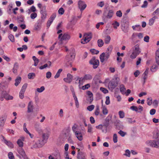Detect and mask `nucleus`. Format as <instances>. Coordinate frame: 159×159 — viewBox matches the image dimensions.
Here are the masks:
<instances>
[{"label":"nucleus","instance_id":"1","mask_svg":"<svg viewBox=\"0 0 159 159\" xmlns=\"http://www.w3.org/2000/svg\"><path fill=\"white\" fill-rule=\"evenodd\" d=\"M114 14L113 10H109L107 12L106 10H105L103 13L102 18L105 20L107 19H111L113 16Z\"/></svg>","mask_w":159,"mask_h":159},{"label":"nucleus","instance_id":"2","mask_svg":"<svg viewBox=\"0 0 159 159\" xmlns=\"http://www.w3.org/2000/svg\"><path fill=\"white\" fill-rule=\"evenodd\" d=\"M133 49V51L130 56V57L132 59L135 58L140 52L139 45L138 44L134 46Z\"/></svg>","mask_w":159,"mask_h":159},{"label":"nucleus","instance_id":"3","mask_svg":"<svg viewBox=\"0 0 159 159\" xmlns=\"http://www.w3.org/2000/svg\"><path fill=\"white\" fill-rule=\"evenodd\" d=\"M146 144L152 147L159 148V141L155 140H148L146 141Z\"/></svg>","mask_w":159,"mask_h":159},{"label":"nucleus","instance_id":"4","mask_svg":"<svg viewBox=\"0 0 159 159\" xmlns=\"http://www.w3.org/2000/svg\"><path fill=\"white\" fill-rule=\"evenodd\" d=\"M70 130L69 129H64L60 135V137L62 139L63 141L65 140L69 136H71Z\"/></svg>","mask_w":159,"mask_h":159},{"label":"nucleus","instance_id":"5","mask_svg":"<svg viewBox=\"0 0 159 159\" xmlns=\"http://www.w3.org/2000/svg\"><path fill=\"white\" fill-rule=\"evenodd\" d=\"M110 52L102 53L100 56L101 62H103L105 61H107L110 57Z\"/></svg>","mask_w":159,"mask_h":159},{"label":"nucleus","instance_id":"6","mask_svg":"<svg viewBox=\"0 0 159 159\" xmlns=\"http://www.w3.org/2000/svg\"><path fill=\"white\" fill-rule=\"evenodd\" d=\"M89 63L90 64L93 65V67L94 69L97 68L99 63V61L96 59L95 57H93L89 61Z\"/></svg>","mask_w":159,"mask_h":159},{"label":"nucleus","instance_id":"7","mask_svg":"<svg viewBox=\"0 0 159 159\" xmlns=\"http://www.w3.org/2000/svg\"><path fill=\"white\" fill-rule=\"evenodd\" d=\"M78 7L81 12L85 9L87 7L86 4L85 2L82 0H79L78 2Z\"/></svg>","mask_w":159,"mask_h":159},{"label":"nucleus","instance_id":"8","mask_svg":"<svg viewBox=\"0 0 159 159\" xmlns=\"http://www.w3.org/2000/svg\"><path fill=\"white\" fill-rule=\"evenodd\" d=\"M46 142L42 139H39L34 145V148H40L42 147Z\"/></svg>","mask_w":159,"mask_h":159},{"label":"nucleus","instance_id":"9","mask_svg":"<svg viewBox=\"0 0 159 159\" xmlns=\"http://www.w3.org/2000/svg\"><path fill=\"white\" fill-rule=\"evenodd\" d=\"M45 7L43 6L42 7L41 10L42 19V20H41V21H42L43 22L44 21V20L46 18L47 13L46 11L45 10Z\"/></svg>","mask_w":159,"mask_h":159},{"label":"nucleus","instance_id":"10","mask_svg":"<svg viewBox=\"0 0 159 159\" xmlns=\"http://www.w3.org/2000/svg\"><path fill=\"white\" fill-rule=\"evenodd\" d=\"M42 21L39 20L36 23L34 27V30H39L40 29L41 27L42 23Z\"/></svg>","mask_w":159,"mask_h":159},{"label":"nucleus","instance_id":"11","mask_svg":"<svg viewBox=\"0 0 159 159\" xmlns=\"http://www.w3.org/2000/svg\"><path fill=\"white\" fill-rule=\"evenodd\" d=\"M73 76L70 74L67 75V77L63 79L66 82L70 83L72 80Z\"/></svg>","mask_w":159,"mask_h":159},{"label":"nucleus","instance_id":"12","mask_svg":"<svg viewBox=\"0 0 159 159\" xmlns=\"http://www.w3.org/2000/svg\"><path fill=\"white\" fill-rule=\"evenodd\" d=\"M27 109V112L28 113H30L33 112L34 106L33 103L31 101L29 102L28 105Z\"/></svg>","mask_w":159,"mask_h":159},{"label":"nucleus","instance_id":"13","mask_svg":"<svg viewBox=\"0 0 159 159\" xmlns=\"http://www.w3.org/2000/svg\"><path fill=\"white\" fill-rule=\"evenodd\" d=\"M70 35L68 33H66L63 35L61 38V41L69 40L70 39Z\"/></svg>","mask_w":159,"mask_h":159},{"label":"nucleus","instance_id":"14","mask_svg":"<svg viewBox=\"0 0 159 159\" xmlns=\"http://www.w3.org/2000/svg\"><path fill=\"white\" fill-rule=\"evenodd\" d=\"M18 152L24 159H29L26 156L25 152L23 148H21L20 150L18 151Z\"/></svg>","mask_w":159,"mask_h":159},{"label":"nucleus","instance_id":"15","mask_svg":"<svg viewBox=\"0 0 159 159\" xmlns=\"http://www.w3.org/2000/svg\"><path fill=\"white\" fill-rule=\"evenodd\" d=\"M2 138L4 140V143L9 147L10 148H13V145L12 143L10 141H7L5 139V138L2 136Z\"/></svg>","mask_w":159,"mask_h":159},{"label":"nucleus","instance_id":"16","mask_svg":"<svg viewBox=\"0 0 159 159\" xmlns=\"http://www.w3.org/2000/svg\"><path fill=\"white\" fill-rule=\"evenodd\" d=\"M117 84L114 81H110L108 84V87L112 89H114L117 86Z\"/></svg>","mask_w":159,"mask_h":159},{"label":"nucleus","instance_id":"17","mask_svg":"<svg viewBox=\"0 0 159 159\" xmlns=\"http://www.w3.org/2000/svg\"><path fill=\"white\" fill-rule=\"evenodd\" d=\"M80 150L79 149L78 151L79 152L78 153L77 155V158L78 159H84V154L82 152H80Z\"/></svg>","mask_w":159,"mask_h":159},{"label":"nucleus","instance_id":"18","mask_svg":"<svg viewBox=\"0 0 159 159\" xmlns=\"http://www.w3.org/2000/svg\"><path fill=\"white\" fill-rule=\"evenodd\" d=\"M75 134L76 137L80 141H81L83 139V136L80 133L79 131H76L75 132Z\"/></svg>","mask_w":159,"mask_h":159},{"label":"nucleus","instance_id":"19","mask_svg":"<svg viewBox=\"0 0 159 159\" xmlns=\"http://www.w3.org/2000/svg\"><path fill=\"white\" fill-rule=\"evenodd\" d=\"M84 37L85 38L88 40L87 42H89L92 38L91 33L85 34L84 36Z\"/></svg>","mask_w":159,"mask_h":159},{"label":"nucleus","instance_id":"20","mask_svg":"<svg viewBox=\"0 0 159 159\" xmlns=\"http://www.w3.org/2000/svg\"><path fill=\"white\" fill-rule=\"evenodd\" d=\"M24 137L21 138V139H19L17 142V143L19 147H22L23 146V141L24 140Z\"/></svg>","mask_w":159,"mask_h":159},{"label":"nucleus","instance_id":"21","mask_svg":"<svg viewBox=\"0 0 159 159\" xmlns=\"http://www.w3.org/2000/svg\"><path fill=\"white\" fill-rule=\"evenodd\" d=\"M21 78L20 77H17L15 80V85L16 86H17L20 83L21 80Z\"/></svg>","mask_w":159,"mask_h":159},{"label":"nucleus","instance_id":"22","mask_svg":"<svg viewBox=\"0 0 159 159\" xmlns=\"http://www.w3.org/2000/svg\"><path fill=\"white\" fill-rule=\"evenodd\" d=\"M18 68V65L17 63L16 62L14 66L13 69V72L14 73H16L17 72V70Z\"/></svg>","mask_w":159,"mask_h":159},{"label":"nucleus","instance_id":"23","mask_svg":"<svg viewBox=\"0 0 159 159\" xmlns=\"http://www.w3.org/2000/svg\"><path fill=\"white\" fill-rule=\"evenodd\" d=\"M102 112L104 115H107L108 113V111L105 106H103V104L102 105Z\"/></svg>","mask_w":159,"mask_h":159},{"label":"nucleus","instance_id":"24","mask_svg":"<svg viewBox=\"0 0 159 159\" xmlns=\"http://www.w3.org/2000/svg\"><path fill=\"white\" fill-rule=\"evenodd\" d=\"M156 18L157 17L155 16H154L152 18L150 19L149 20L148 23L149 25L150 26L152 25L154 23L155 20Z\"/></svg>","mask_w":159,"mask_h":159},{"label":"nucleus","instance_id":"25","mask_svg":"<svg viewBox=\"0 0 159 159\" xmlns=\"http://www.w3.org/2000/svg\"><path fill=\"white\" fill-rule=\"evenodd\" d=\"M42 139L45 141L46 142L49 137V134H48L43 133L42 134Z\"/></svg>","mask_w":159,"mask_h":159},{"label":"nucleus","instance_id":"26","mask_svg":"<svg viewBox=\"0 0 159 159\" xmlns=\"http://www.w3.org/2000/svg\"><path fill=\"white\" fill-rule=\"evenodd\" d=\"M153 138L157 141H159V131H157L156 132V134H154Z\"/></svg>","mask_w":159,"mask_h":159},{"label":"nucleus","instance_id":"27","mask_svg":"<svg viewBox=\"0 0 159 159\" xmlns=\"http://www.w3.org/2000/svg\"><path fill=\"white\" fill-rule=\"evenodd\" d=\"M87 94L89 96L90 98V102H91L93 100V94L90 91H88L87 92Z\"/></svg>","mask_w":159,"mask_h":159},{"label":"nucleus","instance_id":"28","mask_svg":"<svg viewBox=\"0 0 159 159\" xmlns=\"http://www.w3.org/2000/svg\"><path fill=\"white\" fill-rule=\"evenodd\" d=\"M5 94L6 95V96L5 97V99H6V100H12L13 99V97L12 96L9 95L6 92H5Z\"/></svg>","mask_w":159,"mask_h":159},{"label":"nucleus","instance_id":"29","mask_svg":"<svg viewBox=\"0 0 159 159\" xmlns=\"http://www.w3.org/2000/svg\"><path fill=\"white\" fill-rule=\"evenodd\" d=\"M27 76L29 79H33L35 77V75L34 73H30Z\"/></svg>","mask_w":159,"mask_h":159},{"label":"nucleus","instance_id":"30","mask_svg":"<svg viewBox=\"0 0 159 159\" xmlns=\"http://www.w3.org/2000/svg\"><path fill=\"white\" fill-rule=\"evenodd\" d=\"M5 119L3 117L0 118V127H3L4 125Z\"/></svg>","mask_w":159,"mask_h":159},{"label":"nucleus","instance_id":"31","mask_svg":"<svg viewBox=\"0 0 159 159\" xmlns=\"http://www.w3.org/2000/svg\"><path fill=\"white\" fill-rule=\"evenodd\" d=\"M62 71V69H59L57 72V73L56 75H55L54 78L55 79H57L59 77L60 75V74L61 73Z\"/></svg>","mask_w":159,"mask_h":159},{"label":"nucleus","instance_id":"32","mask_svg":"<svg viewBox=\"0 0 159 159\" xmlns=\"http://www.w3.org/2000/svg\"><path fill=\"white\" fill-rule=\"evenodd\" d=\"M98 46L99 47H102L104 44L103 40L101 39H99L97 41Z\"/></svg>","mask_w":159,"mask_h":159},{"label":"nucleus","instance_id":"33","mask_svg":"<svg viewBox=\"0 0 159 159\" xmlns=\"http://www.w3.org/2000/svg\"><path fill=\"white\" fill-rule=\"evenodd\" d=\"M109 121H110V119H107V118L105 120V122L104 124L103 125L106 128H107L109 125Z\"/></svg>","mask_w":159,"mask_h":159},{"label":"nucleus","instance_id":"34","mask_svg":"<svg viewBox=\"0 0 159 159\" xmlns=\"http://www.w3.org/2000/svg\"><path fill=\"white\" fill-rule=\"evenodd\" d=\"M28 13H30L32 12H35L36 11V9L35 7L34 6H32V7H31L30 8V9L28 10Z\"/></svg>","mask_w":159,"mask_h":159},{"label":"nucleus","instance_id":"35","mask_svg":"<svg viewBox=\"0 0 159 159\" xmlns=\"http://www.w3.org/2000/svg\"><path fill=\"white\" fill-rule=\"evenodd\" d=\"M111 40V37L110 36L108 35L105 38L104 42L105 44H108Z\"/></svg>","mask_w":159,"mask_h":159},{"label":"nucleus","instance_id":"36","mask_svg":"<svg viewBox=\"0 0 159 159\" xmlns=\"http://www.w3.org/2000/svg\"><path fill=\"white\" fill-rule=\"evenodd\" d=\"M54 155L56 157V159H60V153L58 150L54 153Z\"/></svg>","mask_w":159,"mask_h":159},{"label":"nucleus","instance_id":"37","mask_svg":"<svg viewBox=\"0 0 159 159\" xmlns=\"http://www.w3.org/2000/svg\"><path fill=\"white\" fill-rule=\"evenodd\" d=\"M99 107L98 105H97L96 106V109L94 112L95 115L98 116L99 115Z\"/></svg>","mask_w":159,"mask_h":159},{"label":"nucleus","instance_id":"38","mask_svg":"<svg viewBox=\"0 0 159 159\" xmlns=\"http://www.w3.org/2000/svg\"><path fill=\"white\" fill-rule=\"evenodd\" d=\"M45 90V87L43 86H41L40 88H38L36 89V91L38 93H41Z\"/></svg>","mask_w":159,"mask_h":159},{"label":"nucleus","instance_id":"39","mask_svg":"<svg viewBox=\"0 0 159 159\" xmlns=\"http://www.w3.org/2000/svg\"><path fill=\"white\" fill-rule=\"evenodd\" d=\"M84 78L86 80H90L92 79V77L91 75L90 74H86L84 76Z\"/></svg>","mask_w":159,"mask_h":159},{"label":"nucleus","instance_id":"40","mask_svg":"<svg viewBox=\"0 0 159 159\" xmlns=\"http://www.w3.org/2000/svg\"><path fill=\"white\" fill-rule=\"evenodd\" d=\"M119 117L121 118H123L125 117V113L123 111H120L119 112Z\"/></svg>","mask_w":159,"mask_h":159},{"label":"nucleus","instance_id":"41","mask_svg":"<svg viewBox=\"0 0 159 159\" xmlns=\"http://www.w3.org/2000/svg\"><path fill=\"white\" fill-rule=\"evenodd\" d=\"M112 25H113V27L114 29H116L117 27L119 26L120 24L117 21H115V22L113 23Z\"/></svg>","mask_w":159,"mask_h":159},{"label":"nucleus","instance_id":"42","mask_svg":"<svg viewBox=\"0 0 159 159\" xmlns=\"http://www.w3.org/2000/svg\"><path fill=\"white\" fill-rule=\"evenodd\" d=\"M10 40L12 42H15V39L14 36L12 34H10L8 36Z\"/></svg>","mask_w":159,"mask_h":159},{"label":"nucleus","instance_id":"43","mask_svg":"<svg viewBox=\"0 0 159 159\" xmlns=\"http://www.w3.org/2000/svg\"><path fill=\"white\" fill-rule=\"evenodd\" d=\"M90 51L93 54H97L98 53L99 51L94 49H92L90 50Z\"/></svg>","mask_w":159,"mask_h":159},{"label":"nucleus","instance_id":"44","mask_svg":"<svg viewBox=\"0 0 159 159\" xmlns=\"http://www.w3.org/2000/svg\"><path fill=\"white\" fill-rule=\"evenodd\" d=\"M56 16V13H54L52 14L51 16L49 18V20H51V21L52 22L54 19L55 18Z\"/></svg>","mask_w":159,"mask_h":159},{"label":"nucleus","instance_id":"45","mask_svg":"<svg viewBox=\"0 0 159 159\" xmlns=\"http://www.w3.org/2000/svg\"><path fill=\"white\" fill-rule=\"evenodd\" d=\"M27 84H24L23 86H22L21 89L20 90V91L21 92H25V89L27 87Z\"/></svg>","mask_w":159,"mask_h":159},{"label":"nucleus","instance_id":"46","mask_svg":"<svg viewBox=\"0 0 159 159\" xmlns=\"http://www.w3.org/2000/svg\"><path fill=\"white\" fill-rule=\"evenodd\" d=\"M113 141L114 143H116L117 142V136L116 134H115L113 135Z\"/></svg>","mask_w":159,"mask_h":159},{"label":"nucleus","instance_id":"47","mask_svg":"<svg viewBox=\"0 0 159 159\" xmlns=\"http://www.w3.org/2000/svg\"><path fill=\"white\" fill-rule=\"evenodd\" d=\"M158 67L156 65H154L152 66L151 70L152 71L154 72L157 69Z\"/></svg>","mask_w":159,"mask_h":159},{"label":"nucleus","instance_id":"48","mask_svg":"<svg viewBox=\"0 0 159 159\" xmlns=\"http://www.w3.org/2000/svg\"><path fill=\"white\" fill-rule=\"evenodd\" d=\"M37 16V14L35 12H34L30 15V18L32 19H34Z\"/></svg>","mask_w":159,"mask_h":159},{"label":"nucleus","instance_id":"49","mask_svg":"<svg viewBox=\"0 0 159 159\" xmlns=\"http://www.w3.org/2000/svg\"><path fill=\"white\" fill-rule=\"evenodd\" d=\"M116 15L117 16L120 17L122 16V13L120 10L117 11L116 13Z\"/></svg>","mask_w":159,"mask_h":159},{"label":"nucleus","instance_id":"50","mask_svg":"<svg viewBox=\"0 0 159 159\" xmlns=\"http://www.w3.org/2000/svg\"><path fill=\"white\" fill-rule=\"evenodd\" d=\"M8 156L9 159H15L13 154L11 152H10L8 153Z\"/></svg>","mask_w":159,"mask_h":159},{"label":"nucleus","instance_id":"51","mask_svg":"<svg viewBox=\"0 0 159 159\" xmlns=\"http://www.w3.org/2000/svg\"><path fill=\"white\" fill-rule=\"evenodd\" d=\"M94 108V106L93 105H91L88 107L87 109L89 111H91Z\"/></svg>","mask_w":159,"mask_h":159},{"label":"nucleus","instance_id":"52","mask_svg":"<svg viewBox=\"0 0 159 159\" xmlns=\"http://www.w3.org/2000/svg\"><path fill=\"white\" fill-rule=\"evenodd\" d=\"M100 90L104 93H108V91L105 88L101 87Z\"/></svg>","mask_w":159,"mask_h":159},{"label":"nucleus","instance_id":"53","mask_svg":"<svg viewBox=\"0 0 159 159\" xmlns=\"http://www.w3.org/2000/svg\"><path fill=\"white\" fill-rule=\"evenodd\" d=\"M106 101L105 103L106 105H108L110 103V98L108 96H107L106 97Z\"/></svg>","mask_w":159,"mask_h":159},{"label":"nucleus","instance_id":"54","mask_svg":"<svg viewBox=\"0 0 159 159\" xmlns=\"http://www.w3.org/2000/svg\"><path fill=\"white\" fill-rule=\"evenodd\" d=\"M130 108L133 111H135L136 112L138 111V108L136 106H132L130 107Z\"/></svg>","mask_w":159,"mask_h":159},{"label":"nucleus","instance_id":"55","mask_svg":"<svg viewBox=\"0 0 159 159\" xmlns=\"http://www.w3.org/2000/svg\"><path fill=\"white\" fill-rule=\"evenodd\" d=\"M58 12L59 14L62 15L64 12V10L63 8L61 7L59 9Z\"/></svg>","mask_w":159,"mask_h":159},{"label":"nucleus","instance_id":"56","mask_svg":"<svg viewBox=\"0 0 159 159\" xmlns=\"http://www.w3.org/2000/svg\"><path fill=\"white\" fill-rule=\"evenodd\" d=\"M118 133L122 136L124 137L126 134V133L122 131V130H120L119 131Z\"/></svg>","mask_w":159,"mask_h":159},{"label":"nucleus","instance_id":"57","mask_svg":"<svg viewBox=\"0 0 159 159\" xmlns=\"http://www.w3.org/2000/svg\"><path fill=\"white\" fill-rule=\"evenodd\" d=\"M130 152L129 150L127 149L125 151V153L124 154V155L129 157L130 156Z\"/></svg>","mask_w":159,"mask_h":159},{"label":"nucleus","instance_id":"58","mask_svg":"<svg viewBox=\"0 0 159 159\" xmlns=\"http://www.w3.org/2000/svg\"><path fill=\"white\" fill-rule=\"evenodd\" d=\"M6 95L5 94V92L3 93L2 95L0 97V99L1 101H3L4 100V98L5 99Z\"/></svg>","mask_w":159,"mask_h":159},{"label":"nucleus","instance_id":"59","mask_svg":"<svg viewBox=\"0 0 159 159\" xmlns=\"http://www.w3.org/2000/svg\"><path fill=\"white\" fill-rule=\"evenodd\" d=\"M51 75L52 73L50 72H47L46 74V77L47 79H49L51 78Z\"/></svg>","mask_w":159,"mask_h":159},{"label":"nucleus","instance_id":"60","mask_svg":"<svg viewBox=\"0 0 159 159\" xmlns=\"http://www.w3.org/2000/svg\"><path fill=\"white\" fill-rule=\"evenodd\" d=\"M104 3L103 1L100 2L97 4V5L101 7H102L104 6Z\"/></svg>","mask_w":159,"mask_h":159},{"label":"nucleus","instance_id":"61","mask_svg":"<svg viewBox=\"0 0 159 159\" xmlns=\"http://www.w3.org/2000/svg\"><path fill=\"white\" fill-rule=\"evenodd\" d=\"M120 90L121 92H124L126 90V89L124 85H122L121 86Z\"/></svg>","mask_w":159,"mask_h":159},{"label":"nucleus","instance_id":"62","mask_svg":"<svg viewBox=\"0 0 159 159\" xmlns=\"http://www.w3.org/2000/svg\"><path fill=\"white\" fill-rule=\"evenodd\" d=\"M156 110L154 109H152L150 111V114L151 115H154L156 112Z\"/></svg>","mask_w":159,"mask_h":159},{"label":"nucleus","instance_id":"63","mask_svg":"<svg viewBox=\"0 0 159 159\" xmlns=\"http://www.w3.org/2000/svg\"><path fill=\"white\" fill-rule=\"evenodd\" d=\"M155 14L159 15V8H158L152 13V15L154 16Z\"/></svg>","mask_w":159,"mask_h":159},{"label":"nucleus","instance_id":"64","mask_svg":"<svg viewBox=\"0 0 159 159\" xmlns=\"http://www.w3.org/2000/svg\"><path fill=\"white\" fill-rule=\"evenodd\" d=\"M156 61L157 65L159 66V55L156 56Z\"/></svg>","mask_w":159,"mask_h":159}]
</instances>
